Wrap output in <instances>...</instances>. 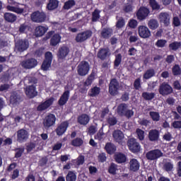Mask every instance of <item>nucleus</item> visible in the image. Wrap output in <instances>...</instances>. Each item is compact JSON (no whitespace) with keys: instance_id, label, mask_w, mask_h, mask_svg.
<instances>
[{"instance_id":"1","label":"nucleus","mask_w":181,"mask_h":181,"mask_svg":"<svg viewBox=\"0 0 181 181\" xmlns=\"http://www.w3.org/2000/svg\"><path fill=\"white\" fill-rule=\"evenodd\" d=\"M76 70L78 76L84 77L90 72V64L86 61H82L77 66Z\"/></svg>"},{"instance_id":"2","label":"nucleus","mask_w":181,"mask_h":181,"mask_svg":"<svg viewBox=\"0 0 181 181\" xmlns=\"http://www.w3.org/2000/svg\"><path fill=\"white\" fill-rule=\"evenodd\" d=\"M31 21L35 23H43L46 21L47 16L46 13L43 11H37L33 12L31 16Z\"/></svg>"},{"instance_id":"3","label":"nucleus","mask_w":181,"mask_h":181,"mask_svg":"<svg viewBox=\"0 0 181 181\" xmlns=\"http://www.w3.org/2000/svg\"><path fill=\"white\" fill-rule=\"evenodd\" d=\"M20 66L23 69H26L27 70H30V69H35L37 66V60L35 58H30L22 61Z\"/></svg>"},{"instance_id":"4","label":"nucleus","mask_w":181,"mask_h":181,"mask_svg":"<svg viewBox=\"0 0 181 181\" xmlns=\"http://www.w3.org/2000/svg\"><path fill=\"white\" fill-rule=\"evenodd\" d=\"M138 34L141 39H149L152 35L151 30L146 25H139L138 27Z\"/></svg>"},{"instance_id":"5","label":"nucleus","mask_w":181,"mask_h":181,"mask_svg":"<svg viewBox=\"0 0 181 181\" xmlns=\"http://www.w3.org/2000/svg\"><path fill=\"white\" fill-rule=\"evenodd\" d=\"M9 4L8 6H6L8 11L11 12H15L16 13H23V8H21L19 7V4L13 0H7Z\"/></svg>"},{"instance_id":"6","label":"nucleus","mask_w":181,"mask_h":181,"mask_svg":"<svg viewBox=\"0 0 181 181\" xmlns=\"http://www.w3.org/2000/svg\"><path fill=\"white\" fill-rule=\"evenodd\" d=\"M127 146L129 147V151L133 152V153H136L141 151V146L139 143L136 142V139H130L128 140Z\"/></svg>"},{"instance_id":"7","label":"nucleus","mask_w":181,"mask_h":181,"mask_svg":"<svg viewBox=\"0 0 181 181\" xmlns=\"http://www.w3.org/2000/svg\"><path fill=\"white\" fill-rule=\"evenodd\" d=\"M29 48V41L28 40H19L16 43L15 50L17 52H25V50H28Z\"/></svg>"},{"instance_id":"8","label":"nucleus","mask_w":181,"mask_h":181,"mask_svg":"<svg viewBox=\"0 0 181 181\" xmlns=\"http://www.w3.org/2000/svg\"><path fill=\"white\" fill-rule=\"evenodd\" d=\"M146 156L149 160H155L156 159H158V158L163 156V153L159 149H155L148 151Z\"/></svg>"},{"instance_id":"9","label":"nucleus","mask_w":181,"mask_h":181,"mask_svg":"<svg viewBox=\"0 0 181 181\" xmlns=\"http://www.w3.org/2000/svg\"><path fill=\"white\" fill-rule=\"evenodd\" d=\"M159 93L161 95H169V94H172V93H173V89L170 85L167 83H163L160 85Z\"/></svg>"},{"instance_id":"10","label":"nucleus","mask_w":181,"mask_h":181,"mask_svg":"<svg viewBox=\"0 0 181 181\" xmlns=\"http://www.w3.org/2000/svg\"><path fill=\"white\" fill-rule=\"evenodd\" d=\"M119 89V83L117 79H112L109 86V93L111 95H117Z\"/></svg>"},{"instance_id":"11","label":"nucleus","mask_w":181,"mask_h":181,"mask_svg":"<svg viewBox=\"0 0 181 181\" xmlns=\"http://www.w3.org/2000/svg\"><path fill=\"white\" fill-rule=\"evenodd\" d=\"M56 123V116L53 114L48 115L43 121L45 128H50Z\"/></svg>"},{"instance_id":"12","label":"nucleus","mask_w":181,"mask_h":181,"mask_svg":"<svg viewBox=\"0 0 181 181\" xmlns=\"http://www.w3.org/2000/svg\"><path fill=\"white\" fill-rule=\"evenodd\" d=\"M52 60H53V55L52 52H47L45 54V60L43 62L42 69L46 71L49 70L50 66H52Z\"/></svg>"},{"instance_id":"13","label":"nucleus","mask_w":181,"mask_h":181,"mask_svg":"<svg viewBox=\"0 0 181 181\" xmlns=\"http://www.w3.org/2000/svg\"><path fill=\"white\" fill-rule=\"evenodd\" d=\"M93 35V32L90 30H87L81 33H78L76 37V40L78 43H81L89 37H91V35Z\"/></svg>"},{"instance_id":"14","label":"nucleus","mask_w":181,"mask_h":181,"mask_svg":"<svg viewBox=\"0 0 181 181\" xmlns=\"http://www.w3.org/2000/svg\"><path fill=\"white\" fill-rule=\"evenodd\" d=\"M158 18L160 23H163L165 26L170 25V15L168 12H161Z\"/></svg>"},{"instance_id":"15","label":"nucleus","mask_w":181,"mask_h":181,"mask_svg":"<svg viewBox=\"0 0 181 181\" xmlns=\"http://www.w3.org/2000/svg\"><path fill=\"white\" fill-rule=\"evenodd\" d=\"M149 13V9L146 7H141L136 13L137 19H139V21H144V19L148 18Z\"/></svg>"},{"instance_id":"16","label":"nucleus","mask_w":181,"mask_h":181,"mask_svg":"<svg viewBox=\"0 0 181 181\" xmlns=\"http://www.w3.org/2000/svg\"><path fill=\"white\" fill-rule=\"evenodd\" d=\"M141 168V163L136 158L131 159L129 162V169L130 172H138Z\"/></svg>"},{"instance_id":"17","label":"nucleus","mask_w":181,"mask_h":181,"mask_svg":"<svg viewBox=\"0 0 181 181\" xmlns=\"http://www.w3.org/2000/svg\"><path fill=\"white\" fill-rule=\"evenodd\" d=\"M70 53V49L67 47H62L59 49L57 57L59 60H64Z\"/></svg>"},{"instance_id":"18","label":"nucleus","mask_w":181,"mask_h":181,"mask_svg":"<svg viewBox=\"0 0 181 181\" xmlns=\"http://www.w3.org/2000/svg\"><path fill=\"white\" fill-rule=\"evenodd\" d=\"M54 102V98H49L44 103L40 104L37 107V111H45V110H47L49 107L52 105L53 103Z\"/></svg>"},{"instance_id":"19","label":"nucleus","mask_w":181,"mask_h":181,"mask_svg":"<svg viewBox=\"0 0 181 181\" xmlns=\"http://www.w3.org/2000/svg\"><path fill=\"white\" fill-rule=\"evenodd\" d=\"M29 138V133L25 129H20L17 132V141L25 142Z\"/></svg>"},{"instance_id":"20","label":"nucleus","mask_w":181,"mask_h":181,"mask_svg":"<svg viewBox=\"0 0 181 181\" xmlns=\"http://www.w3.org/2000/svg\"><path fill=\"white\" fill-rule=\"evenodd\" d=\"M67 128H69V122H64L61 123L55 130L57 135H58V136H62V135L67 131Z\"/></svg>"},{"instance_id":"21","label":"nucleus","mask_w":181,"mask_h":181,"mask_svg":"<svg viewBox=\"0 0 181 181\" xmlns=\"http://www.w3.org/2000/svg\"><path fill=\"white\" fill-rule=\"evenodd\" d=\"M25 94L29 98H33L37 95V91L36 90V86L35 85H30L25 89Z\"/></svg>"},{"instance_id":"22","label":"nucleus","mask_w":181,"mask_h":181,"mask_svg":"<svg viewBox=\"0 0 181 181\" xmlns=\"http://www.w3.org/2000/svg\"><path fill=\"white\" fill-rule=\"evenodd\" d=\"M112 136L113 139L116 142H118V144H121V142H122V139L124 138V133H122L121 130H115L112 133Z\"/></svg>"},{"instance_id":"23","label":"nucleus","mask_w":181,"mask_h":181,"mask_svg":"<svg viewBox=\"0 0 181 181\" xmlns=\"http://www.w3.org/2000/svg\"><path fill=\"white\" fill-rule=\"evenodd\" d=\"M49 30V28L45 27L43 25H40L35 28V36L40 37V36H43L46 32Z\"/></svg>"},{"instance_id":"24","label":"nucleus","mask_w":181,"mask_h":181,"mask_svg":"<svg viewBox=\"0 0 181 181\" xmlns=\"http://www.w3.org/2000/svg\"><path fill=\"white\" fill-rule=\"evenodd\" d=\"M112 29L110 28H105L100 32V36L103 39H110L112 36Z\"/></svg>"},{"instance_id":"25","label":"nucleus","mask_w":181,"mask_h":181,"mask_svg":"<svg viewBox=\"0 0 181 181\" xmlns=\"http://www.w3.org/2000/svg\"><path fill=\"white\" fill-rule=\"evenodd\" d=\"M110 54H111L110 53V49H108V48H103V49H101L98 52V57L99 59H101V60H104V59H107V57H108V56H110Z\"/></svg>"},{"instance_id":"26","label":"nucleus","mask_w":181,"mask_h":181,"mask_svg":"<svg viewBox=\"0 0 181 181\" xmlns=\"http://www.w3.org/2000/svg\"><path fill=\"white\" fill-rule=\"evenodd\" d=\"M70 97V91L66 90L59 100V105H64L67 101H69V98Z\"/></svg>"},{"instance_id":"27","label":"nucleus","mask_w":181,"mask_h":181,"mask_svg":"<svg viewBox=\"0 0 181 181\" xmlns=\"http://www.w3.org/2000/svg\"><path fill=\"white\" fill-rule=\"evenodd\" d=\"M78 122L81 125H87L90 122V116L83 114L78 117Z\"/></svg>"},{"instance_id":"28","label":"nucleus","mask_w":181,"mask_h":181,"mask_svg":"<svg viewBox=\"0 0 181 181\" xmlns=\"http://www.w3.org/2000/svg\"><path fill=\"white\" fill-rule=\"evenodd\" d=\"M115 160L117 163H125L127 162V156L124 153H117L115 155Z\"/></svg>"},{"instance_id":"29","label":"nucleus","mask_w":181,"mask_h":181,"mask_svg":"<svg viewBox=\"0 0 181 181\" xmlns=\"http://www.w3.org/2000/svg\"><path fill=\"white\" fill-rule=\"evenodd\" d=\"M148 26L151 30H155L159 28V22L155 18L150 19L148 22Z\"/></svg>"},{"instance_id":"30","label":"nucleus","mask_w":181,"mask_h":181,"mask_svg":"<svg viewBox=\"0 0 181 181\" xmlns=\"http://www.w3.org/2000/svg\"><path fill=\"white\" fill-rule=\"evenodd\" d=\"M148 138L150 141H158L159 139V132L156 129H153L149 132Z\"/></svg>"},{"instance_id":"31","label":"nucleus","mask_w":181,"mask_h":181,"mask_svg":"<svg viewBox=\"0 0 181 181\" xmlns=\"http://www.w3.org/2000/svg\"><path fill=\"white\" fill-rule=\"evenodd\" d=\"M21 95H19L18 93L14 92L11 94L10 97L11 104H18V103H21Z\"/></svg>"},{"instance_id":"32","label":"nucleus","mask_w":181,"mask_h":181,"mask_svg":"<svg viewBox=\"0 0 181 181\" xmlns=\"http://www.w3.org/2000/svg\"><path fill=\"white\" fill-rule=\"evenodd\" d=\"M101 93V88L100 87L95 86L88 91L89 97H97Z\"/></svg>"},{"instance_id":"33","label":"nucleus","mask_w":181,"mask_h":181,"mask_svg":"<svg viewBox=\"0 0 181 181\" xmlns=\"http://www.w3.org/2000/svg\"><path fill=\"white\" fill-rule=\"evenodd\" d=\"M59 6V1L57 0H49L47 8L49 11H53Z\"/></svg>"},{"instance_id":"34","label":"nucleus","mask_w":181,"mask_h":181,"mask_svg":"<svg viewBox=\"0 0 181 181\" xmlns=\"http://www.w3.org/2000/svg\"><path fill=\"white\" fill-rule=\"evenodd\" d=\"M128 108V106L125 103L120 104L117 107V113L119 115L124 116L125 115V112H127V110Z\"/></svg>"},{"instance_id":"35","label":"nucleus","mask_w":181,"mask_h":181,"mask_svg":"<svg viewBox=\"0 0 181 181\" xmlns=\"http://www.w3.org/2000/svg\"><path fill=\"white\" fill-rule=\"evenodd\" d=\"M60 40H62V37L59 34H55L51 39V45L52 46H57L59 43H60Z\"/></svg>"},{"instance_id":"36","label":"nucleus","mask_w":181,"mask_h":181,"mask_svg":"<svg viewBox=\"0 0 181 181\" xmlns=\"http://www.w3.org/2000/svg\"><path fill=\"white\" fill-rule=\"evenodd\" d=\"M105 148L107 153H109L110 155H112V153H114V152H115V151H117L115 146L112 143L106 144Z\"/></svg>"},{"instance_id":"37","label":"nucleus","mask_w":181,"mask_h":181,"mask_svg":"<svg viewBox=\"0 0 181 181\" xmlns=\"http://www.w3.org/2000/svg\"><path fill=\"white\" fill-rule=\"evenodd\" d=\"M4 19L7 22L13 23L16 21V16L12 13H4Z\"/></svg>"},{"instance_id":"38","label":"nucleus","mask_w":181,"mask_h":181,"mask_svg":"<svg viewBox=\"0 0 181 181\" xmlns=\"http://www.w3.org/2000/svg\"><path fill=\"white\" fill-rule=\"evenodd\" d=\"M142 97L146 101H151V100H153V98H155V93H149V92H144L142 93Z\"/></svg>"},{"instance_id":"39","label":"nucleus","mask_w":181,"mask_h":181,"mask_svg":"<svg viewBox=\"0 0 181 181\" xmlns=\"http://www.w3.org/2000/svg\"><path fill=\"white\" fill-rule=\"evenodd\" d=\"M66 181H76L77 175L74 172L69 171L66 177Z\"/></svg>"},{"instance_id":"40","label":"nucleus","mask_w":181,"mask_h":181,"mask_svg":"<svg viewBox=\"0 0 181 181\" xmlns=\"http://www.w3.org/2000/svg\"><path fill=\"white\" fill-rule=\"evenodd\" d=\"M155 76V70L153 69H148L144 73V78L146 80H149L151 77H153Z\"/></svg>"},{"instance_id":"41","label":"nucleus","mask_w":181,"mask_h":181,"mask_svg":"<svg viewBox=\"0 0 181 181\" xmlns=\"http://www.w3.org/2000/svg\"><path fill=\"white\" fill-rule=\"evenodd\" d=\"M95 139L103 141L104 139V127H102L99 132L95 135Z\"/></svg>"},{"instance_id":"42","label":"nucleus","mask_w":181,"mask_h":181,"mask_svg":"<svg viewBox=\"0 0 181 181\" xmlns=\"http://www.w3.org/2000/svg\"><path fill=\"white\" fill-rule=\"evenodd\" d=\"M149 115L151 119H153V121H156V122L160 119V115L158 112H150Z\"/></svg>"},{"instance_id":"43","label":"nucleus","mask_w":181,"mask_h":181,"mask_svg":"<svg viewBox=\"0 0 181 181\" xmlns=\"http://www.w3.org/2000/svg\"><path fill=\"white\" fill-rule=\"evenodd\" d=\"M95 78V74L92 72L90 76L88 77L86 81H85L86 86H91L93 84V81H94V79Z\"/></svg>"},{"instance_id":"44","label":"nucleus","mask_w":181,"mask_h":181,"mask_svg":"<svg viewBox=\"0 0 181 181\" xmlns=\"http://www.w3.org/2000/svg\"><path fill=\"white\" fill-rule=\"evenodd\" d=\"M122 62V55H121V54H116L115 59L114 62L115 67H119Z\"/></svg>"},{"instance_id":"45","label":"nucleus","mask_w":181,"mask_h":181,"mask_svg":"<svg viewBox=\"0 0 181 181\" xmlns=\"http://www.w3.org/2000/svg\"><path fill=\"white\" fill-rule=\"evenodd\" d=\"M76 5V1L74 0H69L68 1H66L64 5V9H71V8H73Z\"/></svg>"},{"instance_id":"46","label":"nucleus","mask_w":181,"mask_h":181,"mask_svg":"<svg viewBox=\"0 0 181 181\" xmlns=\"http://www.w3.org/2000/svg\"><path fill=\"white\" fill-rule=\"evenodd\" d=\"M136 133L139 141H144L145 139V132H144L142 129H137Z\"/></svg>"},{"instance_id":"47","label":"nucleus","mask_w":181,"mask_h":181,"mask_svg":"<svg viewBox=\"0 0 181 181\" xmlns=\"http://www.w3.org/2000/svg\"><path fill=\"white\" fill-rule=\"evenodd\" d=\"M150 5L153 10L160 9V6L156 2V0H150Z\"/></svg>"},{"instance_id":"48","label":"nucleus","mask_w":181,"mask_h":181,"mask_svg":"<svg viewBox=\"0 0 181 181\" xmlns=\"http://www.w3.org/2000/svg\"><path fill=\"white\" fill-rule=\"evenodd\" d=\"M173 74L174 76H180V74H181V69H180V66H179V65L175 64L173 67Z\"/></svg>"},{"instance_id":"49","label":"nucleus","mask_w":181,"mask_h":181,"mask_svg":"<svg viewBox=\"0 0 181 181\" xmlns=\"http://www.w3.org/2000/svg\"><path fill=\"white\" fill-rule=\"evenodd\" d=\"M99 19H100V11L95 10L92 14V21L93 22H97V21Z\"/></svg>"},{"instance_id":"50","label":"nucleus","mask_w":181,"mask_h":181,"mask_svg":"<svg viewBox=\"0 0 181 181\" xmlns=\"http://www.w3.org/2000/svg\"><path fill=\"white\" fill-rule=\"evenodd\" d=\"M118 170L117 165L115 163H112L109 168V173L112 175H115Z\"/></svg>"},{"instance_id":"51","label":"nucleus","mask_w":181,"mask_h":181,"mask_svg":"<svg viewBox=\"0 0 181 181\" xmlns=\"http://www.w3.org/2000/svg\"><path fill=\"white\" fill-rule=\"evenodd\" d=\"M71 145L73 146H81L83 145V140L79 138L75 139L71 141Z\"/></svg>"},{"instance_id":"52","label":"nucleus","mask_w":181,"mask_h":181,"mask_svg":"<svg viewBox=\"0 0 181 181\" xmlns=\"http://www.w3.org/2000/svg\"><path fill=\"white\" fill-rule=\"evenodd\" d=\"M163 169L166 170V172H170L173 169V163H165L163 165Z\"/></svg>"},{"instance_id":"53","label":"nucleus","mask_w":181,"mask_h":181,"mask_svg":"<svg viewBox=\"0 0 181 181\" xmlns=\"http://www.w3.org/2000/svg\"><path fill=\"white\" fill-rule=\"evenodd\" d=\"M180 46H181L180 42H175L170 44L169 47L170 49H171V50H177V49H179Z\"/></svg>"},{"instance_id":"54","label":"nucleus","mask_w":181,"mask_h":181,"mask_svg":"<svg viewBox=\"0 0 181 181\" xmlns=\"http://www.w3.org/2000/svg\"><path fill=\"white\" fill-rule=\"evenodd\" d=\"M166 43H168L166 40H158L156 42V46H157V47H165V45H166Z\"/></svg>"},{"instance_id":"55","label":"nucleus","mask_w":181,"mask_h":181,"mask_svg":"<svg viewBox=\"0 0 181 181\" xmlns=\"http://www.w3.org/2000/svg\"><path fill=\"white\" fill-rule=\"evenodd\" d=\"M116 26L119 29H121V28H124V26H125V21L124 20V18H121L120 19H119L117 21Z\"/></svg>"},{"instance_id":"56","label":"nucleus","mask_w":181,"mask_h":181,"mask_svg":"<svg viewBox=\"0 0 181 181\" xmlns=\"http://www.w3.org/2000/svg\"><path fill=\"white\" fill-rule=\"evenodd\" d=\"M129 28H132V29H135L136 26H138V21L136 20H130L128 23Z\"/></svg>"},{"instance_id":"57","label":"nucleus","mask_w":181,"mask_h":181,"mask_svg":"<svg viewBox=\"0 0 181 181\" xmlns=\"http://www.w3.org/2000/svg\"><path fill=\"white\" fill-rule=\"evenodd\" d=\"M123 11H124V12H127V13L132 12V11H134V7L132 6V5L128 4L124 6Z\"/></svg>"},{"instance_id":"58","label":"nucleus","mask_w":181,"mask_h":181,"mask_svg":"<svg viewBox=\"0 0 181 181\" xmlns=\"http://www.w3.org/2000/svg\"><path fill=\"white\" fill-rule=\"evenodd\" d=\"M107 123L111 126H114L117 124V119L114 117H110L107 119Z\"/></svg>"},{"instance_id":"59","label":"nucleus","mask_w":181,"mask_h":181,"mask_svg":"<svg viewBox=\"0 0 181 181\" xmlns=\"http://www.w3.org/2000/svg\"><path fill=\"white\" fill-rule=\"evenodd\" d=\"M97 126H90L88 128V133L90 135H94L97 132Z\"/></svg>"},{"instance_id":"60","label":"nucleus","mask_w":181,"mask_h":181,"mask_svg":"<svg viewBox=\"0 0 181 181\" xmlns=\"http://www.w3.org/2000/svg\"><path fill=\"white\" fill-rule=\"evenodd\" d=\"M134 86L136 90H139V88H141V78H139L136 79Z\"/></svg>"},{"instance_id":"61","label":"nucleus","mask_w":181,"mask_h":181,"mask_svg":"<svg viewBox=\"0 0 181 181\" xmlns=\"http://www.w3.org/2000/svg\"><path fill=\"white\" fill-rule=\"evenodd\" d=\"M25 149L23 148H17L16 150V158H21L22 156V154L23 153Z\"/></svg>"},{"instance_id":"62","label":"nucleus","mask_w":181,"mask_h":181,"mask_svg":"<svg viewBox=\"0 0 181 181\" xmlns=\"http://www.w3.org/2000/svg\"><path fill=\"white\" fill-rule=\"evenodd\" d=\"M62 146H63V144L60 142H57L54 145V146L52 147V149L53 151H60V149H62Z\"/></svg>"},{"instance_id":"63","label":"nucleus","mask_w":181,"mask_h":181,"mask_svg":"<svg viewBox=\"0 0 181 181\" xmlns=\"http://www.w3.org/2000/svg\"><path fill=\"white\" fill-rule=\"evenodd\" d=\"M172 126L175 129L181 128V121H175L173 122Z\"/></svg>"},{"instance_id":"64","label":"nucleus","mask_w":181,"mask_h":181,"mask_svg":"<svg viewBox=\"0 0 181 181\" xmlns=\"http://www.w3.org/2000/svg\"><path fill=\"white\" fill-rule=\"evenodd\" d=\"M77 165H83L84 163V156H80L76 160Z\"/></svg>"}]
</instances>
